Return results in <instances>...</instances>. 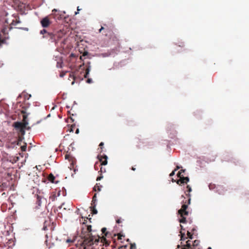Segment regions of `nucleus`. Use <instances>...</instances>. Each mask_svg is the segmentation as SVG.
Wrapping results in <instances>:
<instances>
[{"instance_id": "obj_1", "label": "nucleus", "mask_w": 249, "mask_h": 249, "mask_svg": "<svg viewBox=\"0 0 249 249\" xmlns=\"http://www.w3.org/2000/svg\"><path fill=\"white\" fill-rule=\"evenodd\" d=\"M21 113L23 114L24 123L18 121L15 122L13 124V126L17 130L18 134L21 135L20 137H24L25 134V127L29 124L27 118L29 113H26L25 110L22 111Z\"/></svg>"}, {"instance_id": "obj_2", "label": "nucleus", "mask_w": 249, "mask_h": 249, "mask_svg": "<svg viewBox=\"0 0 249 249\" xmlns=\"http://www.w3.org/2000/svg\"><path fill=\"white\" fill-rule=\"evenodd\" d=\"M222 160L233 162L235 165L240 166L242 164L241 160L236 159L232 154L228 152H225L223 154Z\"/></svg>"}, {"instance_id": "obj_3", "label": "nucleus", "mask_w": 249, "mask_h": 249, "mask_svg": "<svg viewBox=\"0 0 249 249\" xmlns=\"http://www.w3.org/2000/svg\"><path fill=\"white\" fill-rule=\"evenodd\" d=\"M24 139V137H19L13 141H10L6 144V146L8 148L14 149L17 148V146H19L21 144Z\"/></svg>"}, {"instance_id": "obj_4", "label": "nucleus", "mask_w": 249, "mask_h": 249, "mask_svg": "<svg viewBox=\"0 0 249 249\" xmlns=\"http://www.w3.org/2000/svg\"><path fill=\"white\" fill-rule=\"evenodd\" d=\"M175 128L176 125L174 124L170 123H168L166 126V131L171 138H174L177 134Z\"/></svg>"}, {"instance_id": "obj_5", "label": "nucleus", "mask_w": 249, "mask_h": 249, "mask_svg": "<svg viewBox=\"0 0 249 249\" xmlns=\"http://www.w3.org/2000/svg\"><path fill=\"white\" fill-rule=\"evenodd\" d=\"M188 195L189 196V198L188 199V204H182L181 208L180 209L178 210V215H188L189 214V212L188 211H187V209L188 208V204H190L191 198H190V195L189 194H188Z\"/></svg>"}, {"instance_id": "obj_6", "label": "nucleus", "mask_w": 249, "mask_h": 249, "mask_svg": "<svg viewBox=\"0 0 249 249\" xmlns=\"http://www.w3.org/2000/svg\"><path fill=\"white\" fill-rule=\"evenodd\" d=\"M118 52V49L115 47L112 49L108 50L107 52L101 53L100 55L103 57H107L110 56H114L115 54H117Z\"/></svg>"}, {"instance_id": "obj_7", "label": "nucleus", "mask_w": 249, "mask_h": 249, "mask_svg": "<svg viewBox=\"0 0 249 249\" xmlns=\"http://www.w3.org/2000/svg\"><path fill=\"white\" fill-rule=\"evenodd\" d=\"M51 23L48 16L43 18L40 20V24L44 28L48 27Z\"/></svg>"}, {"instance_id": "obj_8", "label": "nucleus", "mask_w": 249, "mask_h": 249, "mask_svg": "<svg viewBox=\"0 0 249 249\" xmlns=\"http://www.w3.org/2000/svg\"><path fill=\"white\" fill-rule=\"evenodd\" d=\"M209 188L210 190L213 191L214 192L217 193L218 194H221L222 192L220 191V186H216L215 184L213 183H210L208 185Z\"/></svg>"}, {"instance_id": "obj_9", "label": "nucleus", "mask_w": 249, "mask_h": 249, "mask_svg": "<svg viewBox=\"0 0 249 249\" xmlns=\"http://www.w3.org/2000/svg\"><path fill=\"white\" fill-rule=\"evenodd\" d=\"M46 37L49 39L52 42H56V38H60L61 37L56 36V35L52 33H48V35H46V36H44V37Z\"/></svg>"}, {"instance_id": "obj_10", "label": "nucleus", "mask_w": 249, "mask_h": 249, "mask_svg": "<svg viewBox=\"0 0 249 249\" xmlns=\"http://www.w3.org/2000/svg\"><path fill=\"white\" fill-rule=\"evenodd\" d=\"M180 179L177 180L176 182L178 184L187 183L190 180L188 177H183V176L179 177Z\"/></svg>"}, {"instance_id": "obj_11", "label": "nucleus", "mask_w": 249, "mask_h": 249, "mask_svg": "<svg viewBox=\"0 0 249 249\" xmlns=\"http://www.w3.org/2000/svg\"><path fill=\"white\" fill-rule=\"evenodd\" d=\"M55 60H57V59H59V61L57 62L56 67L58 68H62L63 67V60L62 57L60 56H56Z\"/></svg>"}, {"instance_id": "obj_12", "label": "nucleus", "mask_w": 249, "mask_h": 249, "mask_svg": "<svg viewBox=\"0 0 249 249\" xmlns=\"http://www.w3.org/2000/svg\"><path fill=\"white\" fill-rule=\"evenodd\" d=\"M142 142L143 143L145 144V146H148L149 147H151L154 145V142L148 139L144 140V142Z\"/></svg>"}, {"instance_id": "obj_13", "label": "nucleus", "mask_w": 249, "mask_h": 249, "mask_svg": "<svg viewBox=\"0 0 249 249\" xmlns=\"http://www.w3.org/2000/svg\"><path fill=\"white\" fill-rule=\"evenodd\" d=\"M62 13L63 14H65V11L61 12V11H59L58 13L57 14V15H55V16H54V19H56V20H60L61 18H63V15H62Z\"/></svg>"}, {"instance_id": "obj_14", "label": "nucleus", "mask_w": 249, "mask_h": 249, "mask_svg": "<svg viewBox=\"0 0 249 249\" xmlns=\"http://www.w3.org/2000/svg\"><path fill=\"white\" fill-rule=\"evenodd\" d=\"M103 156H104V158L105 159L104 161H103L102 159H101L99 158V160H100V162H101V165H106L107 164L108 157L105 154H104Z\"/></svg>"}, {"instance_id": "obj_15", "label": "nucleus", "mask_w": 249, "mask_h": 249, "mask_svg": "<svg viewBox=\"0 0 249 249\" xmlns=\"http://www.w3.org/2000/svg\"><path fill=\"white\" fill-rule=\"evenodd\" d=\"M36 199H37L36 204L37 205L38 208H39V207H40L41 205L42 198L40 196L37 195L36 196Z\"/></svg>"}, {"instance_id": "obj_16", "label": "nucleus", "mask_w": 249, "mask_h": 249, "mask_svg": "<svg viewBox=\"0 0 249 249\" xmlns=\"http://www.w3.org/2000/svg\"><path fill=\"white\" fill-rule=\"evenodd\" d=\"M49 178L50 181L52 182V183H54L57 184L59 182V181H55L54 180L55 178V177L52 174L50 175Z\"/></svg>"}, {"instance_id": "obj_17", "label": "nucleus", "mask_w": 249, "mask_h": 249, "mask_svg": "<svg viewBox=\"0 0 249 249\" xmlns=\"http://www.w3.org/2000/svg\"><path fill=\"white\" fill-rule=\"evenodd\" d=\"M180 216V218L178 219L179 222L180 223H186L187 222L186 218L184 216L185 215H179Z\"/></svg>"}, {"instance_id": "obj_18", "label": "nucleus", "mask_w": 249, "mask_h": 249, "mask_svg": "<svg viewBox=\"0 0 249 249\" xmlns=\"http://www.w3.org/2000/svg\"><path fill=\"white\" fill-rule=\"evenodd\" d=\"M20 148L21 150V151L24 152L26 151L27 149V143L25 142H24V144L23 145H21L20 147Z\"/></svg>"}, {"instance_id": "obj_19", "label": "nucleus", "mask_w": 249, "mask_h": 249, "mask_svg": "<svg viewBox=\"0 0 249 249\" xmlns=\"http://www.w3.org/2000/svg\"><path fill=\"white\" fill-rule=\"evenodd\" d=\"M90 208V210L91 211V213L93 215V214H96L98 213V211L96 209V207H94V208Z\"/></svg>"}, {"instance_id": "obj_20", "label": "nucleus", "mask_w": 249, "mask_h": 249, "mask_svg": "<svg viewBox=\"0 0 249 249\" xmlns=\"http://www.w3.org/2000/svg\"><path fill=\"white\" fill-rule=\"evenodd\" d=\"M199 243V241L197 240H195L193 243V247H192L193 249H194V247H197Z\"/></svg>"}, {"instance_id": "obj_21", "label": "nucleus", "mask_w": 249, "mask_h": 249, "mask_svg": "<svg viewBox=\"0 0 249 249\" xmlns=\"http://www.w3.org/2000/svg\"><path fill=\"white\" fill-rule=\"evenodd\" d=\"M102 185H100V186H98L97 187V189H96V186H94L93 188V191H98V192H100L101 191V188L102 187Z\"/></svg>"}, {"instance_id": "obj_22", "label": "nucleus", "mask_w": 249, "mask_h": 249, "mask_svg": "<svg viewBox=\"0 0 249 249\" xmlns=\"http://www.w3.org/2000/svg\"><path fill=\"white\" fill-rule=\"evenodd\" d=\"M175 44L176 45H178V47H183L184 46V43L183 42H182V41H180V42H178V43H176Z\"/></svg>"}, {"instance_id": "obj_23", "label": "nucleus", "mask_w": 249, "mask_h": 249, "mask_svg": "<svg viewBox=\"0 0 249 249\" xmlns=\"http://www.w3.org/2000/svg\"><path fill=\"white\" fill-rule=\"evenodd\" d=\"M181 234V239L180 240L184 241L187 238L185 237V233H182L181 231L180 232Z\"/></svg>"}, {"instance_id": "obj_24", "label": "nucleus", "mask_w": 249, "mask_h": 249, "mask_svg": "<svg viewBox=\"0 0 249 249\" xmlns=\"http://www.w3.org/2000/svg\"><path fill=\"white\" fill-rule=\"evenodd\" d=\"M97 201H94L92 200L91 203V206L90 207V208L96 207V206L97 205Z\"/></svg>"}, {"instance_id": "obj_25", "label": "nucleus", "mask_w": 249, "mask_h": 249, "mask_svg": "<svg viewBox=\"0 0 249 249\" xmlns=\"http://www.w3.org/2000/svg\"><path fill=\"white\" fill-rule=\"evenodd\" d=\"M62 196H66V195H67V191H66V189H65V187H63L62 188Z\"/></svg>"}, {"instance_id": "obj_26", "label": "nucleus", "mask_w": 249, "mask_h": 249, "mask_svg": "<svg viewBox=\"0 0 249 249\" xmlns=\"http://www.w3.org/2000/svg\"><path fill=\"white\" fill-rule=\"evenodd\" d=\"M193 235L194 234H192L190 231H188V232H187L188 238H189L190 239H192L193 238Z\"/></svg>"}, {"instance_id": "obj_27", "label": "nucleus", "mask_w": 249, "mask_h": 249, "mask_svg": "<svg viewBox=\"0 0 249 249\" xmlns=\"http://www.w3.org/2000/svg\"><path fill=\"white\" fill-rule=\"evenodd\" d=\"M48 33H49L47 32V30L45 29H43L40 31V34L41 35H44L45 34H47L48 35Z\"/></svg>"}, {"instance_id": "obj_28", "label": "nucleus", "mask_w": 249, "mask_h": 249, "mask_svg": "<svg viewBox=\"0 0 249 249\" xmlns=\"http://www.w3.org/2000/svg\"><path fill=\"white\" fill-rule=\"evenodd\" d=\"M101 231L103 233L105 234L106 235H107L108 233V232H107V228H105V227L101 229Z\"/></svg>"}, {"instance_id": "obj_29", "label": "nucleus", "mask_w": 249, "mask_h": 249, "mask_svg": "<svg viewBox=\"0 0 249 249\" xmlns=\"http://www.w3.org/2000/svg\"><path fill=\"white\" fill-rule=\"evenodd\" d=\"M0 42H1V43L3 44H6V45H8V43L7 42H6L5 39L3 38V39H0Z\"/></svg>"}, {"instance_id": "obj_30", "label": "nucleus", "mask_w": 249, "mask_h": 249, "mask_svg": "<svg viewBox=\"0 0 249 249\" xmlns=\"http://www.w3.org/2000/svg\"><path fill=\"white\" fill-rule=\"evenodd\" d=\"M86 83L88 84H91L93 83V80L90 78H88L87 80H86Z\"/></svg>"}, {"instance_id": "obj_31", "label": "nucleus", "mask_w": 249, "mask_h": 249, "mask_svg": "<svg viewBox=\"0 0 249 249\" xmlns=\"http://www.w3.org/2000/svg\"><path fill=\"white\" fill-rule=\"evenodd\" d=\"M75 124H72L71 125V128L69 130V131L70 132H73V128L75 127Z\"/></svg>"}, {"instance_id": "obj_32", "label": "nucleus", "mask_w": 249, "mask_h": 249, "mask_svg": "<svg viewBox=\"0 0 249 249\" xmlns=\"http://www.w3.org/2000/svg\"><path fill=\"white\" fill-rule=\"evenodd\" d=\"M196 228H193L192 230H191V231H190L192 234H194V235H195L196 234Z\"/></svg>"}, {"instance_id": "obj_33", "label": "nucleus", "mask_w": 249, "mask_h": 249, "mask_svg": "<svg viewBox=\"0 0 249 249\" xmlns=\"http://www.w3.org/2000/svg\"><path fill=\"white\" fill-rule=\"evenodd\" d=\"M185 171V169H181L180 171H179L178 173V175L179 176V177H180V176H182L181 175V174H182V173H184V172Z\"/></svg>"}, {"instance_id": "obj_34", "label": "nucleus", "mask_w": 249, "mask_h": 249, "mask_svg": "<svg viewBox=\"0 0 249 249\" xmlns=\"http://www.w3.org/2000/svg\"><path fill=\"white\" fill-rule=\"evenodd\" d=\"M92 200H93L94 201H97V194L95 193V194H94V196L92 197Z\"/></svg>"}, {"instance_id": "obj_35", "label": "nucleus", "mask_w": 249, "mask_h": 249, "mask_svg": "<svg viewBox=\"0 0 249 249\" xmlns=\"http://www.w3.org/2000/svg\"><path fill=\"white\" fill-rule=\"evenodd\" d=\"M89 72L86 71L85 73L84 74V78H87L89 77Z\"/></svg>"}, {"instance_id": "obj_36", "label": "nucleus", "mask_w": 249, "mask_h": 249, "mask_svg": "<svg viewBox=\"0 0 249 249\" xmlns=\"http://www.w3.org/2000/svg\"><path fill=\"white\" fill-rule=\"evenodd\" d=\"M176 172V170H174L173 171H172V172L169 175V176L170 177H172L173 176L175 175V172Z\"/></svg>"}, {"instance_id": "obj_37", "label": "nucleus", "mask_w": 249, "mask_h": 249, "mask_svg": "<svg viewBox=\"0 0 249 249\" xmlns=\"http://www.w3.org/2000/svg\"><path fill=\"white\" fill-rule=\"evenodd\" d=\"M103 178V176L102 175H101L100 176L97 177V178H96V180L99 181Z\"/></svg>"}, {"instance_id": "obj_38", "label": "nucleus", "mask_w": 249, "mask_h": 249, "mask_svg": "<svg viewBox=\"0 0 249 249\" xmlns=\"http://www.w3.org/2000/svg\"><path fill=\"white\" fill-rule=\"evenodd\" d=\"M74 142H72L70 145V147H71V149L72 151L74 150H75V148L73 147V145H74Z\"/></svg>"}, {"instance_id": "obj_39", "label": "nucleus", "mask_w": 249, "mask_h": 249, "mask_svg": "<svg viewBox=\"0 0 249 249\" xmlns=\"http://www.w3.org/2000/svg\"><path fill=\"white\" fill-rule=\"evenodd\" d=\"M32 95L31 94H27V96H25V98L27 100H29V99L31 97Z\"/></svg>"}, {"instance_id": "obj_40", "label": "nucleus", "mask_w": 249, "mask_h": 249, "mask_svg": "<svg viewBox=\"0 0 249 249\" xmlns=\"http://www.w3.org/2000/svg\"><path fill=\"white\" fill-rule=\"evenodd\" d=\"M187 191L190 193L192 191V188L189 185L187 186Z\"/></svg>"}, {"instance_id": "obj_41", "label": "nucleus", "mask_w": 249, "mask_h": 249, "mask_svg": "<svg viewBox=\"0 0 249 249\" xmlns=\"http://www.w3.org/2000/svg\"><path fill=\"white\" fill-rule=\"evenodd\" d=\"M18 28L26 31H28L29 30V29L27 27H20Z\"/></svg>"}, {"instance_id": "obj_42", "label": "nucleus", "mask_w": 249, "mask_h": 249, "mask_svg": "<svg viewBox=\"0 0 249 249\" xmlns=\"http://www.w3.org/2000/svg\"><path fill=\"white\" fill-rule=\"evenodd\" d=\"M136 245L135 243L131 244V249H134L136 248Z\"/></svg>"}, {"instance_id": "obj_43", "label": "nucleus", "mask_w": 249, "mask_h": 249, "mask_svg": "<svg viewBox=\"0 0 249 249\" xmlns=\"http://www.w3.org/2000/svg\"><path fill=\"white\" fill-rule=\"evenodd\" d=\"M122 219L121 218H118L117 220H116V223L117 224H120L122 222Z\"/></svg>"}, {"instance_id": "obj_44", "label": "nucleus", "mask_w": 249, "mask_h": 249, "mask_svg": "<svg viewBox=\"0 0 249 249\" xmlns=\"http://www.w3.org/2000/svg\"><path fill=\"white\" fill-rule=\"evenodd\" d=\"M58 11L59 12V11H58L57 9H53L52 10V14H53V15H54V16H55V14H54V13H55V12H58Z\"/></svg>"}, {"instance_id": "obj_45", "label": "nucleus", "mask_w": 249, "mask_h": 249, "mask_svg": "<svg viewBox=\"0 0 249 249\" xmlns=\"http://www.w3.org/2000/svg\"><path fill=\"white\" fill-rule=\"evenodd\" d=\"M87 71H89V72H90V70H91V66H87Z\"/></svg>"}, {"instance_id": "obj_46", "label": "nucleus", "mask_w": 249, "mask_h": 249, "mask_svg": "<svg viewBox=\"0 0 249 249\" xmlns=\"http://www.w3.org/2000/svg\"><path fill=\"white\" fill-rule=\"evenodd\" d=\"M104 145V143L103 142H101L99 144V146L100 147V148L101 149H102Z\"/></svg>"}, {"instance_id": "obj_47", "label": "nucleus", "mask_w": 249, "mask_h": 249, "mask_svg": "<svg viewBox=\"0 0 249 249\" xmlns=\"http://www.w3.org/2000/svg\"><path fill=\"white\" fill-rule=\"evenodd\" d=\"M74 242V241H73L72 240H71V239H67L66 240L67 243H71V242Z\"/></svg>"}, {"instance_id": "obj_48", "label": "nucleus", "mask_w": 249, "mask_h": 249, "mask_svg": "<svg viewBox=\"0 0 249 249\" xmlns=\"http://www.w3.org/2000/svg\"><path fill=\"white\" fill-rule=\"evenodd\" d=\"M50 198L52 199V201H54L55 198V196H51Z\"/></svg>"}, {"instance_id": "obj_49", "label": "nucleus", "mask_w": 249, "mask_h": 249, "mask_svg": "<svg viewBox=\"0 0 249 249\" xmlns=\"http://www.w3.org/2000/svg\"><path fill=\"white\" fill-rule=\"evenodd\" d=\"M30 105V104L29 103V104H28V106L27 107H23L22 108H24L25 110H26L29 107Z\"/></svg>"}, {"instance_id": "obj_50", "label": "nucleus", "mask_w": 249, "mask_h": 249, "mask_svg": "<svg viewBox=\"0 0 249 249\" xmlns=\"http://www.w3.org/2000/svg\"><path fill=\"white\" fill-rule=\"evenodd\" d=\"M181 167H182L181 166L177 165L176 168L175 169V170H176V171H177L178 169H180Z\"/></svg>"}, {"instance_id": "obj_51", "label": "nucleus", "mask_w": 249, "mask_h": 249, "mask_svg": "<svg viewBox=\"0 0 249 249\" xmlns=\"http://www.w3.org/2000/svg\"><path fill=\"white\" fill-rule=\"evenodd\" d=\"M64 204V203H63L60 206L58 207L57 211H58V209H61L62 208V206Z\"/></svg>"}, {"instance_id": "obj_52", "label": "nucleus", "mask_w": 249, "mask_h": 249, "mask_svg": "<svg viewBox=\"0 0 249 249\" xmlns=\"http://www.w3.org/2000/svg\"><path fill=\"white\" fill-rule=\"evenodd\" d=\"M75 133H76V134H79V128H77V129H76V131H75Z\"/></svg>"}, {"instance_id": "obj_53", "label": "nucleus", "mask_w": 249, "mask_h": 249, "mask_svg": "<svg viewBox=\"0 0 249 249\" xmlns=\"http://www.w3.org/2000/svg\"><path fill=\"white\" fill-rule=\"evenodd\" d=\"M104 29V28L103 27H101V28L99 30V33H101L102 30Z\"/></svg>"}, {"instance_id": "obj_54", "label": "nucleus", "mask_w": 249, "mask_h": 249, "mask_svg": "<svg viewBox=\"0 0 249 249\" xmlns=\"http://www.w3.org/2000/svg\"><path fill=\"white\" fill-rule=\"evenodd\" d=\"M70 56L71 57H75V55L73 53H71L70 54Z\"/></svg>"}, {"instance_id": "obj_55", "label": "nucleus", "mask_w": 249, "mask_h": 249, "mask_svg": "<svg viewBox=\"0 0 249 249\" xmlns=\"http://www.w3.org/2000/svg\"><path fill=\"white\" fill-rule=\"evenodd\" d=\"M25 129H27V130H29L31 129V127L30 126H26L25 127Z\"/></svg>"}, {"instance_id": "obj_56", "label": "nucleus", "mask_w": 249, "mask_h": 249, "mask_svg": "<svg viewBox=\"0 0 249 249\" xmlns=\"http://www.w3.org/2000/svg\"><path fill=\"white\" fill-rule=\"evenodd\" d=\"M20 23V20H18V21H16L15 23H13V24L14 25H17L18 23Z\"/></svg>"}, {"instance_id": "obj_57", "label": "nucleus", "mask_w": 249, "mask_h": 249, "mask_svg": "<svg viewBox=\"0 0 249 249\" xmlns=\"http://www.w3.org/2000/svg\"><path fill=\"white\" fill-rule=\"evenodd\" d=\"M90 63H90V61H88V62L86 63V64H87V66H90Z\"/></svg>"}, {"instance_id": "obj_58", "label": "nucleus", "mask_w": 249, "mask_h": 249, "mask_svg": "<svg viewBox=\"0 0 249 249\" xmlns=\"http://www.w3.org/2000/svg\"><path fill=\"white\" fill-rule=\"evenodd\" d=\"M77 170H78V169L75 168L74 169L73 172H74V173H76V172L77 171Z\"/></svg>"}, {"instance_id": "obj_59", "label": "nucleus", "mask_w": 249, "mask_h": 249, "mask_svg": "<svg viewBox=\"0 0 249 249\" xmlns=\"http://www.w3.org/2000/svg\"><path fill=\"white\" fill-rule=\"evenodd\" d=\"M51 116V114H49L46 117L44 118V119H46L47 118H49Z\"/></svg>"}, {"instance_id": "obj_60", "label": "nucleus", "mask_w": 249, "mask_h": 249, "mask_svg": "<svg viewBox=\"0 0 249 249\" xmlns=\"http://www.w3.org/2000/svg\"><path fill=\"white\" fill-rule=\"evenodd\" d=\"M42 230H47V228L46 226H44L43 228H42Z\"/></svg>"}, {"instance_id": "obj_61", "label": "nucleus", "mask_w": 249, "mask_h": 249, "mask_svg": "<svg viewBox=\"0 0 249 249\" xmlns=\"http://www.w3.org/2000/svg\"><path fill=\"white\" fill-rule=\"evenodd\" d=\"M41 121H42L41 120H40L37 121L36 123V124H39V123H40Z\"/></svg>"}, {"instance_id": "obj_62", "label": "nucleus", "mask_w": 249, "mask_h": 249, "mask_svg": "<svg viewBox=\"0 0 249 249\" xmlns=\"http://www.w3.org/2000/svg\"><path fill=\"white\" fill-rule=\"evenodd\" d=\"M64 75H65L64 74L61 73L59 76L60 77H64Z\"/></svg>"}, {"instance_id": "obj_63", "label": "nucleus", "mask_w": 249, "mask_h": 249, "mask_svg": "<svg viewBox=\"0 0 249 249\" xmlns=\"http://www.w3.org/2000/svg\"><path fill=\"white\" fill-rule=\"evenodd\" d=\"M70 119L71 121V122H74V119L73 118H72V117H71Z\"/></svg>"}, {"instance_id": "obj_64", "label": "nucleus", "mask_w": 249, "mask_h": 249, "mask_svg": "<svg viewBox=\"0 0 249 249\" xmlns=\"http://www.w3.org/2000/svg\"><path fill=\"white\" fill-rule=\"evenodd\" d=\"M61 191H59L57 193V196H59L60 195Z\"/></svg>"}]
</instances>
